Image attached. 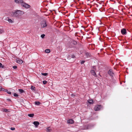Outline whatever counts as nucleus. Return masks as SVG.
<instances>
[{
  "mask_svg": "<svg viewBox=\"0 0 132 132\" xmlns=\"http://www.w3.org/2000/svg\"><path fill=\"white\" fill-rule=\"evenodd\" d=\"M24 13L23 11L18 10H16L11 12H10V16L12 17H19Z\"/></svg>",
  "mask_w": 132,
  "mask_h": 132,
  "instance_id": "f257e3e1",
  "label": "nucleus"
},
{
  "mask_svg": "<svg viewBox=\"0 0 132 132\" xmlns=\"http://www.w3.org/2000/svg\"><path fill=\"white\" fill-rule=\"evenodd\" d=\"M40 27L41 28H45L47 26V24L46 21L45 20H44L42 21L40 23Z\"/></svg>",
  "mask_w": 132,
  "mask_h": 132,
  "instance_id": "f03ea898",
  "label": "nucleus"
},
{
  "mask_svg": "<svg viewBox=\"0 0 132 132\" xmlns=\"http://www.w3.org/2000/svg\"><path fill=\"white\" fill-rule=\"evenodd\" d=\"M21 4L22 6L28 9L30 7V6L29 5L24 3L23 1V2H22Z\"/></svg>",
  "mask_w": 132,
  "mask_h": 132,
  "instance_id": "7ed1b4c3",
  "label": "nucleus"
},
{
  "mask_svg": "<svg viewBox=\"0 0 132 132\" xmlns=\"http://www.w3.org/2000/svg\"><path fill=\"white\" fill-rule=\"evenodd\" d=\"M101 106L99 105H96L94 108V109L95 111H98L100 110L101 108Z\"/></svg>",
  "mask_w": 132,
  "mask_h": 132,
  "instance_id": "20e7f679",
  "label": "nucleus"
},
{
  "mask_svg": "<svg viewBox=\"0 0 132 132\" xmlns=\"http://www.w3.org/2000/svg\"><path fill=\"white\" fill-rule=\"evenodd\" d=\"M90 73L93 76L95 77H97V75L96 74V73L95 72V71L94 70H93L92 69L90 71Z\"/></svg>",
  "mask_w": 132,
  "mask_h": 132,
  "instance_id": "39448f33",
  "label": "nucleus"
},
{
  "mask_svg": "<svg viewBox=\"0 0 132 132\" xmlns=\"http://www.w3.org/2000/svg\"><path fill=\"white\" fill-rule=\"evenodd\" d=\"M23 0H14L15 2L16 3L20 4L23 2Z\"/></svg>",
  "mask_w": 132,
  "mask_h": 132,
  "instance_id": "423d86ee",
  "label": "nucleus"
},
{
  "mask_svg": "<svg viewBox=\"0 0 132 132\" xmlns=\"http://www.w3.org/2000/svg\"><path fill=\"white\" fill-rule=\"evenodd\" d=\"M108 73L111 76H113L114 75V73L113 72L112 70L111 69H110L108 71Z\"/></svg>",
  "mask_w": 132,
  "mask_h": 132,
  "instance_id": "0eeeda50",
  "label": "nucleus"
},
{
  "mask_svg": "<svg viewBox=\"0 0 132 132\" xmlns=\"http://www.w3.org/2000/svg\"><path fill=\"white\" fill-rule=\"evenodd\" d=\"M16 62L18 63L21 64L23 63V61L20 59H17Z\"/></svg>",
  "mask_w": 132,
  "mask_h": 132,
  "instance_id": "6e6552de",
  "label": "nucleus"
},
{
  "mask_svg": "<svg viewBox=\"0 0 132 132\" xmlns=\"http://www.w3.org/2000/svg\"><path fill=\"white\" fill-rule=\"evenodd\" d=\"M121 32L122 34H125L126 33V30L125 29L123 28L121 29Z\"/></svg>",
  "mask_w": 132,
  "mask_h": 132,
  "instance_id": "1a4fd4ad",
  "label": "nucleus"
},
{
  "mask_svg": "<svg viewBox=\"0 0 132 132\" xmlns=\"http://www.w3.org/2000/svg\"><path fill=\"white\" fill-rule=\"evenodd\" d=\"M33 123L35 126L36 127H37L39 125V123L38 121H34Z\"/></svg>",
  "mask_w": 132,
  "mask_h": 132,
  "instance_id": "9d476101",
  "label": "nucleus"
},
{
  "mask_svg": "<svg viewBox=\"0 0 132 132\" xmlns=\"http://www.w3.org/2000/svg\"><path fill=\"white\" fill-rule=\"evenodd\" d=\"M68 123L72 124L74 123V121L72 119H70L67 121Z\"/></svg>",
  "mask_w": 132,
  "mask_h": 132,
  "instance_id": "9b49d317",
  "label": "nucleus"
},
{
  "mask_svg": "<svg viewBox=\"0 0 132 132\" xmlns=\"http://www.w3.org/2000/svg\"><path fill=\"white\" fill-rule=\"evenodd\" d=\"M92 69L93 70H94L95 71V72H97L98 71V70H97L96 69V67L95 66H93L92 68Z\"/></svg>",
  "mask_w": 132,
  "mask_h": 132,
  "instance_id": "f8f14e48",
  "label": "nucleus"
},
{
  "mask_svg": "<svg viewBox=\"0 0 132 132\" xmlns=\"http://www.w3.org/2000/svg\"><path fill=\"white\" fill-rule=\"evenodd\" d=\"M52 130L50 127H48L47 128V132H50Z\"/></svg>",
  "mask_w": 132,
  "mask_h": 132,
  "instance_id": "ddd939ff",
  "label": "nucleus"
},
{
  "mask_svg": "<svg viewBox=\"0 0 132 132\" xmlns=\"http://www.w3.org/2000/svg\"><path fill=\"white\" fill-rule=\"evenodd\" d=\"M35 104L36 105H39L40 104V103L39 102L36 101L35 102Z\"/></svg>",
  "mask_w": 132,
  "mask_h": 132,
  "instance_id": "4468645a",
  "label": "nucleus"
},
{
  "mask_svg": "<svg viewBox=\"0 0 132 132\" xmlns=\"http://www.w3.org/2000/svg\"><path fill=\"white\" fill-rule=\"evenodd\" d=\"M45 52L47 53H49L50 52V49H47L45 50Z\"/></svg>",
  "mask_w": 132,
  "mask_h": 132,
  "instance_id": "2eb2a0df",
  "label": "nucleus"
},
{
  "mask_svg": "<svg viewBox=\"0 0 132 132\" xmlns=\"http://www.w3.org/2000/svg\"><path fill=\"white\" fill-rule=\"evenodd\" d=\"M88 102L90 104H91L93 103V100H89L88 101Z\"/></svg>",
  "mask_w": 132,
  "mask_h": 132,
  "instance_id": "dca6fc26",
  "label": "nucleus"
},
{
  "mask_svg": "<svg viewBox=\"0 0 132 132\" xmlns=\"http://www.w3.org/2000/svg\"><path fill=\"white\" fill-rule=\"evenodd\" d=\"M28 116H29V117H32L34 116V114H32V113L28 114Z\"/></svg>",
  "mask_w": 132,
  "mask_h": 132,
  "instance_id": "f3484780",
  "label": "nucleus"
},
{
  "mask_svg": "<svg viewBox=\"0 0 132 132\" xmlns=\"http://www.w3.org/2000/svg\"><path fill=\"white\" fill-rule=\"evenodd\" d=\"M7 20L8 21V22L10 23H13V21L11 19H9L8 18L7 19Z\"/></svg>",
  "mask_w": 132,
  "mask_h": 132,
  "instance_id": "a211bd4d",
  "label": "nucleus"
},
{
  "mask_svg": "<svg viewBox=\"0 0 132 132\" xmlns=\"http://www.w3.org/2000/svg\"><path fill=\"white\" fill-rule=\"evenodd\" d=\"M85 55L87 57H88L90 56V54L89 53H87L85 54Z\"/></svg>",
  "mask_w": 132,
  "mask_h": 132,
  "instance_id": "6ab92c4d",
  "label": "nucleus"
},
{
  "mask_svg": "<svg viewBox=\"0 0 132 132\" xmlns=\"http://www.w3.org/2000/svg\"><path fill=\"white\" fill-rule=\"evenodd\" d=\"M89 126H85V127L83 129H89Z\"/></svg>",
  "mask_w": 132,
  "mask_h": 132,
  "instance_id": "aec40b11",
  "label": "nucleus"
},
{
  "mask_svg": "<svg viewBox=\"0 0 132 132\" xmlns=\"http://www.w3.org/2000/svg\"><path fill=\"white\" fill-rule=\"evenodd\" d=\"M35 87L34 86H31V89L32 90H35Z\"/></svg>",
  "mask_w": 132,
  "mask_h": 132,
  "instance_id": "412c9836",
  "label": "nucleus"
},
{
  "mask_svg": "<svg viewBox=\"0 0 132 132\" xmlns=\"http://www.w3.org/2000/svg\"><path fill=\"white\" fill-rule=\"evenodd\" d=\"M19 92L21 93H22L24 92V90L22 89H19Z\"/></svg>",
  "mask_w": 132,
  "mask_h": 132,
  "instance_id": "4be33fe9",
  "label": "nucleus"
},
{
  "mask_svg": "<svg viewBox=\"0 0 132 132\" xmlns=\"http://www.w3.org/2000/svg\"><path fill=\"white\" fill-rule=\"evenodd\" d=\"M41 74L42 75L45 76H47L48 74L47 73H42Z\"/></svg>",
  "mask_w": 132,
  "mask_h": 132,
  "instance_id": "5701e85b",
  "label": "nucleus"
},
{
  "mask_svg": "<svg viewBox=\"0 0 132 132\" xmlns=\"http://www.w3.org/2000/svg\"><path fill=\"white\" fill-rule=\"evenodd\" d=\"M0 67L2 68L4 67V66L1 63H0Z\"/></svg>",
  "mask_w": 132,
  "mask_h": 132,
  "instance_id": "b1692460",
  "label": "nucleus"
},
{
  "mask_svg": "<svg viewBox=\"0 0 132 132\" xmlns=\"http://www.w3.org/2000/svg\"><path fill=\"white\" fill-rule=\"evenodd\" d=\"M7 89H5L4 88H2V89H1V91H3L6 92L7 91Z\"/></svg>",
  "mask_w": 132,
  "mask_h": 132,
  "instance_id": "393cba45",
  "label": "nucleus"
},
{
  "mask_svg": "<svg viewBox=\"0 0 132 132\" xmlns=\"http://www.w3.org/2000/svg\"><path fill=\"white\" fill-rule=\"evenodd\" d=\"M14 96H15L17 97L18 96V95L17 94L15 93L14 94Z\"/></svg>",
  "mask_w": 132,
  "mask_h": 132,
  "instance_id": "a878e982",
  "label": "nucleus"
},
{
  "mask_svg": "<svg viewBox=\"0 0 132 132\" xmlns=\"http://www.w3.org/2000/svg\"><path fill=\"white\" fill-rule=\"evenodd\" d=\"M47 82V81H43V83L44 84H46Z\"/></svg>",
  "mask_w": 132,
  "mask_h": 132,
  "instance_id": "bb28decb",
  "label": "nucleus"
},
{
  "mask_svg": "<svg viewBox=\"0 0 132 132\" xmlns=\"http://www.w3.org/2000/svg\"><path fill=\"white\" fill-rule=\"evenodd\" d=\"M45 35L44 34H42L41 35V37L42 38H44V36H45Z\"/></svg>",
  "mask_w": 132,
  "mask_h": 132,
  "instance_id": "cd10ccee",
  "label": "nucleus"
},
{
  "mask_svg": "<svg viewBox=\"0 0 132 132\" xmlns=\"http://www.w3.org/2000/svg\"><path fill=\"white\" fill-rule=\"evenodd\" d=\"M3 111L6 112L8 111V110L6 109H4Z\"/></svg>",
  "mask_w": 132,
  "mask_h": 132,
  "instance_id": "c85d7f7f",
  "label": "nucleus"
},
{
  "mask_svg": "<svg viewBox=\"0 0 132 132\" xmlns=\"http://www.w3.org/2000/svg\"><path fill=\"white\" fill-rule=\"evenodd\" d=\"M73 43L74 44V45H76L77 44V42H76V41H73Z\"/></svg>",
  "mask_w": 132,
  "mask_h": 132,
  "instance_id": "c756f323",
  "label": "nucleus"
},
{
  "mask_svg": "<svg viewBox=\"0 0 132 132\" xmlns=\"http://www.w3.org/2000/svg\"><path fill=\"white\" fill-rule=\"evenodd\" d=\"M13 68L14 69H16L17 68V67L16 66H14L13 67Z\"/></svg>",
  "mask_w": 132,
  "mask_h": 132,
  "instance_id": "7c9ffc66",
  "label": "nucleus"
},
{
  "mask_svg": "<svg viewBox=\"0 0 132 132\" xmlns=\"http://www.w3.org/2000/svg\"><path fill=\"white\" fill-rule=\"evenodd\" d=\"M11 129L12 130H14L15 129V128L14 127H12L11 128Z\"/></svg>",
  "mask_w": 132,
  "mask_h": 132,
  "instance_id": "2f4dec72",
  "label": "nucleus"
},
{
  "mask_svg": "<svg viewBox=\"0 0 132 132\" xmlns=\"http://www.w3.org/2000/svg\"><path fill=\"white\" fill-rule=\"evenodd\" d=\"M3 32V31L0 29V34L2 33Z\"/></svg>",
  "mask_w": 132,
  "mask_h": 132,
  "instance_id": "473e14b6",
  "label": "nucleus"
},
{
  "mask_svg": "<svg viewBox=\"0 0 132 132\" xmlns=\"http://www.w3.org/2000/svg\"><path fill=\"white\" fill-rule=\"evenodd\" d=\"M85 62V61H81V64H83L84 63V62Z\"/></svg>",
  "mask_w": 132,
  "mask_h": 132,
  "instance_id": "72a5a7b5",
  "label": "nucleus"
},
{
  "mask_svg": "<svg viewBox=\"0 0 132 132\" xmlns=\"http://www.w3.org/2000/svg\"><path fill=\"white\" fill-rule=\"evenodd\" d=\"M8 94H11V92H7Z\"/></svg>",
  "mask_w": 132,
  "mask_h": 132,
  "instance_id": "f704fd0d",
  "label": "nucleus"
},
{
  "mask_svg": "<svg viewBox=\"0 0 132 132\" xmlns=\"http://www.w3.org/2000/svg\"><path fill=\"white\" fill-rule=\"evenodd\" d=\"M2 89V87L0 86V91H1Z\"/></svg>",
  "mask_w": 132,
  "mask_h": 132,
  "instance_id": "c9c22d12",
  "label": "nucleus"
}]
</instances>
